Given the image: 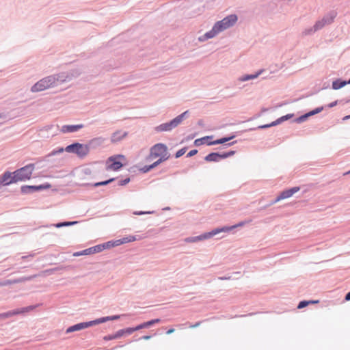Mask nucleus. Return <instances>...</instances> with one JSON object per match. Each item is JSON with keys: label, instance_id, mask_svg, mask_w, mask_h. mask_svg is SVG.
<instances>
[{"label": "nucleus", "instance_id": "1", "mask_svg": "<svg viewBox=\"0 0 350 350\" xmlns=\"http://www.w3.org/2000/svg\"><path fill=\"white\" fill-rule=\"evenodd\" d=\"M35 169L34 163H29L24 167L16 170L14 172V180L16 182L29 180Z\"/></svg>", "mask_w": 350, "mask_h": 350}, {"label": "nucleus", "instance_id": "2", "mask_svg": "<svg viewBox=\"0 0 350 350\" xmlns=\"http://www.w3.org/2000/svg\"><path fill=\"white\" fill-rule=\"evenodd\" d=\"M243 225H244V222H240L239 224H238L237 225H233L230 227H224L221 228H217V229L213 230L211 232L205 233L200 236L187 238L185 239V241L186 242H196L198 241H202V240L210 238L211 237L221 232H227V231L231 230L237 227L242 226Z\"/></svg>", "mask_w": 350, "mask_h": 350}, {"label": "nucleus", "instance_id": "3", "mask_svg": "<svg viewBox=\"0 0 350 350\" xmlns=\"http://www.w3.org/2000/svg\"><path fill=\"white\" fill-rule=\"evenodd\" d=\"M67 152L76 154L79 157L83 158L89 153V145L74 142L65 148Z\"/></svg>", "mask_w": 350, "mask_h": 350}, {"label": "nucleus", "instance_id": "4", "mask_svg": "<svg viewBox=\"0 0 350 350\" xmlns=\"http://www.w3.org/2000/svg\"><path fill=\"white\" fill-rule=\"evenodd\" d=\"M54 77L51 75L44 77L37 83H36L31 88V91L32 92H38L43 91L47 88L55 86Z\"/></svg>", "mask_w": 350, "mask_h": 350}, {"label": "nucleus", "instance_id": "5", "mask_svg": "<svg viewBox=\"0 0 350 350\" xmlns=\"http://www.w3.org/2000/svg\"><path fill=\"white\" fill-rule=\"evenodd\" d=\"M337 12L334 10L328 12L323 16L322 19L319 20L315 23L314 30H320L323 29L325 26L332 24L334 22L336 17L337 16Z\"/></svg>", "mask_w": 350, "mask_h": 350}, {"label": "nucleus", "instance_id": "6", "mask_svg": "<svg viewBox=\"0 0 350 350\" xmlns=\"http://www.w3.org/2000/svg\"><path fill=\"white\" fill-rule=\"evenodd\" d=\"M79 75L77 70H70L69 72H62L57 75H51L54 77L55 86L62 84L66 81H70L72 78L77 77Z\"/></svg>", "mask_w": 350, "mask_h": 350}, {"label": "nucleus", "instance_id": "7", "mask_svg": "<svg viewBox=\"0 0 350 350\" xmlns=\"http://www.w3.org/2000/svg\"><path fill=\"white\" fill-rule=\"evenodd\" d=\"M122 161H126L125 156L122 154L111 156L109 157L107 161V163H109L107 168L113 171H118L124 165V164L122 163Z\"/></svg>", "mask_w": 350, "mask_h": 350}, {"label": "nucleus", "instance_id": "8", "mask_svg": "<svg viewBox=\"0 0 350 350\" xmlns=\"http://www.w3.org/2000/svg\"><path fill=\"white\" fill-rule=\"evenodd\" d=\"M170 154L167 151V146L163 143H158L150 148V157L157 158L164 154Z\"/></svg>", "mask_w": 350, "mask_h": 350}, {"label": "nucleus", "instance_id": "9", "mask_svg": "<svg viewBox=\"0 0 350 350\" xmlns=\"http://www.w3.org/2000/svg\"><path fill=\"white\" fill-rule=\"evenodd\" d=\"M51 187V184L46 183L39 185H23L21 187V191L23 194L33 193L34 192L42 191Z\"/></svg>", "mask_w": 350, "mask_h": 350}, {"label": "nucleus", "instance_id": "10", "mask_svg": "<svg viewBox=\"0 0 350 350\" xmlns=\"http://www.w3.org/2000/svg\"><path fill=\"white\" fill-rule=\"evenodd\" d=\"M299 190L300 187H294L285 189L280 193V194L271 202V204L276 203L281 200L288 198Z\"/></svg>", "mask_w": 350, "mask_h": 350}, {"label": "nucleus", "instance_id": "11", "mask_svg": "<svg viewBox=\"0 0 350 350\" xmlns=\"http://www.w3.org/2000/svg\"><path fill=\"white\" fill-rule=\"evenodd\" d=\"M35 308V306H31L25 308H23L21 309H16L12 311H8L7 312H4L2 314H0V319H6L11 317L14 315L23 314L25 312H28L31 310H33Z\"/></svg>", "mask_w": 350, "mask_h": 350}, {"label": "nucleus", "instance_id": "12", "mask_svg": "<svg viewBox=\"0 0 350 350\" xmlns=\"http://www.w3.org/2000/svg\"><path fill=\"white\" fill-rule=\"evenodd\" d=\"M14 172L10 171L4 172L0 175V187L1 186H8L12 183H16V180H14Z\"/></svg>", "mask_w": 350, "mask_h": 350}, {"label": "nucleus", "instance_id": "13", "mask_svg": "<svg viewBox=\"0 0 350 350\" xmlns=\"http://www.w3.org/2000/svg\"><path fill=\"white\" fill-rule=\"evenodd\" d=\"M96 325V320L91 321L89 322L80 323L76 324L75 325H72L71 327H69L66 330V333L79 331V330L85 329L90 326H93V325Z\"/></svg>", "mask_w": 350, "mask_h": 350}, {"label": "nucleus", "instance_id": "14", "mask_svg": "<svg viewBox=\"0 0 350 350\" xmlns=\"http://www.w3.org/2000/svg\"><path fill=\"white\" fill-rule=\"evenodd\" d=\"M84 127L83 124L73 125H63L61 128V132L63 133H75Z\"/></svg>", "mask_w": 350, "mask_h": 350}, {"label": "nucleus", "instance_id": "15", "mask_svg": "<svg viewBox=\"0 0 350 350\" xmlns=\"http://www.w3.org/2000/svg\"><path fill=\"white\" fill-rule=\"evenodd\" d=\"M174 129V127L173 126V124L170 120L168 122L163 123L155 126L154 130L156 133H161L171 131Z\"/></svg>", "mask_w": 350, "mask_h": 350}, {"label": "nucleus", "instance_id": "16", "mask_svg": "<svg viewBox=\"0 0 350 350\" xmlns=\"http://www.w3.org/2000/svg\"><path fill=\"white\" fill-rule=\"evenodd\" d=\"M238 20V17L236 14H230L224 18L222 20V23L226 29L232 27Z\"/></svg>", "mask_w": 350, "mask_h": 350}, {"label": "nucleus", "instance_id": "17", "mask_svg": "<svg viewBox=\"0 0 350 350\" xmlns=\"http://www.w3.org/2000/svg\"><path fill=\"white\" fill-rule=\"evenodd\" d=\"M226 142H228V138L227 137H223L221 138L217 139L214 141H211L207 143V146H213V145H218V144H224L226 147H229L234 144L237 143V141H233L232 142H229L228 144H226Z\"/></svg>", "mask_w": 350, "mask_h": 350}, {"label": "nucleus", "instance_id": "18", "mask_svg": "<svg viewBox=\"0 0 350 350\" xmlns=\"http://www.w3.org/2000/svg\"><path fill=\"white\" fill-rule=\"evenodd\" d=\"M126 335H128L127 334L126 328L120 329V330L117 331L113 334H110V335L105 336L103 337V340H105V341L111 340H115V339L120 338H121V337H122L124 336H126Z\"/></svg>", "mask_w": 350, "mask_h": 350}, {"label": "nucleus", "instance_id": "19", "mask_svg": "<svg viewBox=\"0 0 350 350\" xmlns=\"http://www.w3.org/2000/svg\"><path fill=\"white\" fill-rule=\"evenodd\" d=\"M189 116V110H187L182 113L181 114L178 115L174 119L171 120L172 124H173V126L174 128L177 127L183 121V120L187 118Z\"/></svg>", "mask_w": 350, "mask_h": 350}, {"label": "nucleus", "instance_id": "20", "mask_svg": "<svg viewBox=\"0 0 350 350\" xmlns=\"http://www.w3.org/2000/svg\"><path fill=\"white\" fill-rule=\"evenodd\" d=\"M127 135L126 132H122V131H117L114 132L111 137V142L113 144L117 143L121 141Z\"/></svg>", "mask_w": 350, "mask_h": 350}, {"label": "nucleus", "instance_id": "21", "mask_svg": "<svg viewBox=\"0 0 350 350\" xmlns=\"http://www.w3.org/2000/svg\"><path fill=\"white\" fill-rule=\"evenodd\" d=\"M105 139L102 137H95L90 140L89 143L86 145H89V150L90 148H95L97 146H100L105 142Z\"/></svg>", "mask_w": 350, "mask_h": 350}, {"label": "nucleus", "instance_id": "22", "mask_svg": "<svg viewBox=\"0 0 350 350\" xmlns=\"http://www.w3.org/2000/svg\"><path fill=\"white\" fill-rule=\"evenodd\" d=\"M347 84H349L348 80L347 81L342 79H337L332 82V88L333 90H337L345 87Z\"/></svg>", "mask_w": 350, "mask_h": 350}, {"label": "nucleus", "instance_id": "23", "mask_svg": "<svg viewBox=\"0 0 350 350\" xmlns=\"http://www.w3.org/2000/svg\"><path fill=\"white\" fill-rule=\"evenodd\" d=\"M116 179H117V178H111L108 180L100 181V182H97L95 183H84L83 185L84 186H93L94 187H98L100 186H105V185H107L111 183L112 182L115 181Z\"/></svg>", "mask_w": 350, "mask_h": 350}, {"label": "nucleus", "instance_id": "24", "mask_svg": "<svg viewBox=\"0 0 350 350\" xmlns=\"http://www.w3.org/2000/svg\"><path fill=\"white\" fill-rule=\"evenodd\" d=\"M217 34V33L213 27L210 31L206 32L203 36H200L199 38V40L200 42H204L208 39L214 38Z\"/></svg>", "mask_w": 350, "mask_h": 350}, {"label": "nucleus", "instance_id": "25", "mask_svg": "<svg viewBox=\"0 0 350 350\" xmlns=\"http://www.w3.org/2000/svg\"><path fill=\"white\" fill-rule=\"evenodd\" d=\"M204 161L206 162H218L219 161V152H212L208 154L204 157Z\"/></svg>", "mask_w": 350, "mask_h": 350}, {"label": "nucleus", "instance_id": "26", "mask_svg": "<svg viewBox=\"0 0 350 350\" xmlns=\"http://www.w3.org/2000/svg\"><path fill=\"white\" fill-rule=\"evenodd\" d=\"M263 72L262 70H260L258 72H256L254 74L252 75H245L239 78V80L241 81H246L250 79H256L262 72Z\"/></svg>", "mask_w": 350, "mask_h": 350}, {"label": "nucleus", "instance_id": "27", "mask_svg": "<svg viewBox=\"0 0 350 350\" xmlns=\"http://www.w3.org/2000/svg\"><path fill=\"white\" fill-rule=\"evenodd\" d=\"M212 138H213V136L211 135V136H205V137H203L201 138L196 139L193 143L194 146H199L202 144L207 145V143L210 142L209 139H211Z\"/></svg>", "mask_w": 350, "mask_h": 350}, {"label": "nucleus", "instance_id": "28", "mask_svg": "<svg viewBox=\"0 0 350 350\" xmlns=\"http://www.w3.org/2000/svg\"><path fill=\"white\" fill-rule=\"evenodd\" d=\"M120 315H114V316H111V317L99 318L98 319H96V325L107 322L108 321L117 320V319H120Z\"/></svg>", "mask_w": 350, "mask_h": 350}, {"label": "nucleus", "instance_id": "29", "mask_svg": "<svg viewBox=\"0 0 350 350\" xmlns=\"http://www.w3.org/2000/svg\"><path fill=\"white\" fill-rule=\"evenodd\" d=\"M213 28L215 29V30L216 31L217 34L219 32L226 29V27L224 26V25L221 21H219L216 22L213 25Z\"/></svg>", "mask_w": 350, "mask_h": 350}, {"label": "nucleus", "instance_id": "30", "mask_svg": "<svg viewBox=\"0 0 350 350\" xmlns=\"http://www.w3.org/2000/svg\"><path fill=\"white\" fill-rule=\"evenodd\" d=\"M144 328H146L144 323H143L142 324H139V325H138L137 326H136L135 327H128V328H126L127 334L131 335L134 332L139 330L141 329H144Z\"/></svg>", "mask_w": 350, "mask_h": 350}, {"label": "nucleus", "instance_id": "31", "mask_svg": "<svg viewBox=\"0 0 350 350\" xmlns=\"http://www.w3.org/2000/svg\"><path fill=\"white\" fill-rule=\"evenodd\" d=\"M293 116L294 115L293 113H288L278 118L276 120H275L276 125H278L282 123L283 122L291 119L292 117H293Z\"/></svg>", "mask_w": 350, "mask_h": 350}, {"label": "nucleus", "instance_id": "32", "mask_svg": "<svg viewBox=\"0 0 350 350\" xmlns=\"http://www.w3.org/2000/svg\"><path fill=\"white\" fill-rule=\"evenodd\" d=\"M159 157V159L153 163L155 167H157L159 165H160L161 163L169 159L170 157V154H165L162 155L161 157Z\"/></svg>", "mask_w": 350, "mask_h": 350}, {"label": "nucleus", "instance_id": "33", "mask_svg": "<svg viewBox=\"0 0 350 350\" xmlns=\"http://www.w3.org/2000/svg\"><path fill=\"white\" fill-rule=\"evenodd\" d=\"M310 116L308 112L299 116L298 118H295L293 122L296 123H301L305 122Z\"/></svg>", "mask_w": 350, "mask_h": 350}, {"label": "nucleus", "instance_id": "34", "mask_svg": "<svg viewBox=\"0 0 350 350\" xmlns=\"http://www.w3.org/2000/svg\"><path fill=\"white\" fill-rule=\"evenodd\" d=\"M65 150V148H58L57 149H54L49 154H47L46 157H45V159H46L47 158L51 157V156H54V155H56L57 154H60V153H62L64 152Z\"/></svg>", "mask_w": 350, "mask_h": 350}, {"label": "nucleus", "instance_id": "35", "mask_svg": "<svg viewBox=\"0 0 350 350\" xmlns=\"http://www.w3.org/2000/svg\"><path fill=\"white\" fill-rule=\"evenodd\" d=\"M275 126H276L275 122L273 121L272 122H271L269 124L260 125L256 128L250 129V130L254 131V130H256V129H268V128Z\"/></svg>", "mask_w": 350, "mask_h": 350}, {"label": "nucleus", "instance_id": "36", "mask_svg": "<svg viewBox=\"0 0 350 350\" xmlns=\"http://www.w3.org/2000/svg\"><path fill=\"white\" fill-rule=\"evenodd\" d=\"M319 303V301L318 300H316V301H300L297 308L299 309H301V308H303L306 306H307L308 304H317Z\"/></svg>", "mask_w": 350, "mask_h": 350}, {"label": "nucleus", "instance_id": "37", "mask_svg": "<svg viewBox=\"0 0 350 350\" xmlns=\"http://www.w3.org/2000/svg\"><path fill=\"white\" fill-rule=\"evenodd\" d=\"M155 167L153 163L148 165H144L143 167L139 169V171L142 173H147L151 170L154 169Z\"/></svg>", "mask_w": 350, "mask_h": 350}, {"label": "nucleus", "instance_id": "38", "mask_svg": "<svg viewBox=\"0 0 350 350\" xmlns=\"http://www.w3.org/2000/svg\"><path fill=\"white\" fill-rule=\"evenodd\" d=\"M92 253H94V252L92 251V247H90V248L84 250L83 251H82L81 252H76V253L74 254V256H81V255H88V254H92Z\"/></svg>", "mask_w": 350, "mask_h": 350}, {"label": "nucleus", "instance_id": "39", "mask_svg": "<svg viewBox=\"0 0 350 350\" xmlns=\"http://www.w3.org/2000/svg\"><path fill=\"white\" fill-rule=\"evenodd\" d=\"M323 109H324L323 106L319 107L314 109L313 110L308 111V113H309L310 116H312L314 115H316V114L321 112Z\"/></svg>", "mask_w": 350, "mask_h": 350}, {"label": "nucleus", "instance_id": "40", "mask_svg": "<svg viewBox=\"0 0 350 350\" xmlns=\"http://www.w3.org/2000/svg\"><path fill=\"white\" fill-rule=\"evenodd\" d=\"M120 239H121V241H122V244H124V243L135 241L136 240V238L134 236H128V237H124Z\"/></svg>", "mask_w": 350, "mask_h": 350}, {"label": "nucleus", "instance_id": "41", "mask_svg": "<svg viewBox=\"0 0 350 350\" xmlns=\"http://www.w3.org/2000/svg\"><path fill=\"white\" fill-rule=\"evenodd\" d=\"M187 150V147H184V148L180 149L179 150H178L174 154L175 158L178 159V158L182 157L186 152Z\"/></svg>", "mask_w": 350, "mask_h": 350}, {"label": "nucleus", "instance_id": "42", "mask_svg": "<svg viewBox=\"0 0 350 350\" xmlns=\"http://www.w3.org/2000/svg\"><path fill=\"white\" fill-rule=\"evenodd\" d=\"M160 322V319H152V320H150V321H148L147 322H144L145 323V327L146 328L155 324V323H158Z\"/></svg>", "mask_w": 350, "mask_h": 350}, {"label": "nucleus", "instance_id": "43", "mask_svg": "<svg viewBox=\"0 0 350 350\" xmlns=\"http://www.w3.org/2000/svg\"><path fill=\"white\" fill-rule=\"evenodd\" d=\"M92 251L94 253L100 252L105 250L104 246L103 244L96 245L94 247H92Z\"/></svg>", "mask_w": 350, "mask_h": 350}, {"label": "nucleus", "instance_id": "44", "mask_svg": "<svg viewBox=\"0 0 350 350\" xmlns=\"http://www.w3.org/2000/svg\"><path fill=\"white\" fill-rule=\"evenodd\" d=\"M131 181V178L129 177H127L124 179L120 180L118 181V185L120 186H124L128 184Z\"/></svg>", "mask_w": 350, "mask_h": 350}, {"label": "nucleus", "instance_id": "45", "mask_svg": "<svg viewBox=\"0 0 350 350\" xmlns=\"http://www.w3.org/2000/svg\"><path fill=\"white\" fill-rule=\"evenodd\" d=\"M76 223H77V221L59 223L55 225V227L59 228V227H62V226H67L73 225Z\"/></svg>", "mask_w": 350, "mask_h": 350}, {"label": "nucleus", "instance_id": "46", "mask_svg": "<svg viewBox=\"0 0 350 350\" xmlns=\"http://www.w3.org/2000/svg\"><path fill=\"white\" fill-rule=\"evenodd\" d=\"M314 29H315V24L314 25V26L312 27L305 29L304 33L306 35H310V34H312L318 31V30H314Z\"/></svg>", "mask_w": 350, "mask_h": 350}, {"label": "nucleus", "instance_id": "47", "mask_svg": "<svg viewBox=\"0 0 350 350\" xmlns=\"http://www.w3.org/2000/svg\"><path fill=\"white\" fill-rule=\"evenodd\" d=\"M154 211H135L133 213L135 215H142L144 214H153Z\"/></svg>", "mask_w": 350, "mask_h": 350}, {"label": "nucleus", "instance_id": "48", "mask_svg": "<svg viewBox=\"0 0 350 350\" xmlns=\"http://www.w3.org/2000/svg\"><path fill=\"white\" fill-rule=\"evenodd\" d=\"M103 245L104 246L105 250V249H109L111 247H114L112 241L106 242V243H103Z\"/></svg>", "mask_w": 350, "mask_h": 350}, {"label": "nucleus", "instance_id": "49", "mask_svg": "<svg viewBox=\"0 0 350 350\" xmlns=\"http://www.w3.org/2000/svg\"><path fill=\"white\" fill-rule=\"evenodd\" d=\"M198 150H197V149H193V150H190V151L187 153V156H186V157H193V156L196 155V154L198 153Z\"/></svg>", "mask_w": 350, "mask_h": 350}, {"label": "nucleus", "instance_id": "50", "mask_svg": "<svg viewBox=\"0 0 350 350\" xmlns=\"http://www.w3.org/2000/svg\"><path fill=\"white\" fill-rule=\"evenodd\" d=\"M227 158V154L226 152H219V161L221 159H224Z\"/></svg>", "mask_w": 350, "mask_h": 350}, {"label": "nucleus", "instance_id": "51", "mask_svg": "<svg viewBox=\"0 0 350 350\" xmlns=\"http://www.w3.org/2000/svg\"><path fill=\"white\" fill-rule=\"evenodd\" d=\"M112 241L114 247L119 246L122 244V241H121V239H118Z\"/></svg>", "mask_w": 350, "mask_h": 350}, {"label": "nucleus", "instance_id": "52", "mask_svg": "<svg viewBox=\"0 0 350 350\" xmlns=\"http://www.w3.org/2000/svg\"><path fill=\"white\" fill-rule=\"evenodd\" d=\"M338 100H335L327 105L328 108H332L337 105Z\"/></svg>", "mask_w": 350, "mask_h": 350}, {"label": "nucleus", "instance_id": "53", "mask_svg": "<svg viewBox=\"0 0 350 350\" xmlns=\"http://www.w3.org/2000/svg\"><path fill=\"white\" fill-rule=\"evenodd\" d=\"M235 152H236L234 150H230V151L226 152V153L227 154V158L234 155L235 154Z\"/></svg>", "mask_w": 350, "mask_h": 350}, {"label": "nucleus", "instance_id": "54", "mask_svg": "<svg viewBox=\"0 0 350 350\" xmlns=\"http://www.w3.org/2000/svg\"><path fill=\"white\" fill-rule=\"evenodd\" d=\"M236 136H237L236 133H232L230 135L226 136V137H227V138H228V142H230V140H232L234 138H235Z\"/></svg>", "mask_w": 350, "mask_h": 350}, {"label": "nucleus", "instance_id": "55", "mask_svg": "<svg viewBox=\"0 0 350 350\" xmlns=\"http://www.w3.org/2000/svg\"><path fill=\"white\" fill-rule=\"evenodd\" d=\"M200 324H201V322L199 321V322H197L196 323H195L193 325H190L189 327L190 328H196V327L200 326Z\"/></svg>", "mask_w": 350, "mask_h": 350}, {"label": "nucleus", "instance_id": "56", "mask_svg": "<svg viewBox=\"0 0 350 350\" xmlns=\"http://www.w3.org/2000/svg\"><path fill=\"white\" fill-rule=\"evenodd\" d=\"M198 124L199 126H203V125H204V121H203V120H202V119L199 120L198 121Z\"/></svg>", "mask_w": 350, "mask_h": 350}, {"label": "nucleus", "instance_id": "57", "mask_svg": "<svg viewBox=\"0 0 350 350\" xmlns=\"http://www.w3.org/2000/svg\"><path fill=\"white\" fill-rule=\"evenodd\" d=\"M345 300H347V301H349L350 300V291L346 295Z\"/></svg>", "mask_w": 350, "mask_h": 350}, {"label": "nucleus", "instance_id": "58", "mask_svg": "<svg viewBox=\"0 0 350 350\" xmlns=\"http://www.w3.org/2000/svg\"><path fill=\"white\" fill-rule=\"evenodd\" d=\"M174 331H175V330H174V329H173V328H172V329H168V330L167 331L166 334H172Z\"/></svg>", "mask_w": 350, "mask_h": 350}, {"label": "nucleus", "instance_id": "59", "mask_svg": "<svg viewBox=\"0 0 350 350\" xmlns=\"http://www.w3.org/2000/svg\"><path fill=\"white\" fill-rule=\"evenodd\" d=\"M349 119H350V115L345 116V117L342 118L343 121H345V120H347Z\"/></svg>", "mask_w": 350, "mask_h": 350}, {"label": "nucleus", "instance_id": "60", "mask_svg": "<svg viewBox=\"0 0 350 350\" xmlns=\"http://www.w3.org/2000/svg\"><path fill=\"white\" fill-rule=\"evenodd\" d=\"M196 136V134H192V135H190L187 137V139H191L193 138H194Z\"/></svg>", "mask_w": 350, "mask_h": 350}, {"label": "nucleus", "instance_id": "61", "mask_svg": "<svg viewBox=\"0 0 350 350\" xmlns=\"http://www.w3.org/2000/svg\"><path fill=\"white\" fill-rule=\"evenodd\" d=\"M150 338H151L150 336H144L142 337V339H144V340H149Z\"/></svg>", "mask_w": 350, "mask_h": 350}, {"label": "nucleus", "instance_id": "62", "mask_svg": "<svg viewBox=\"0 0 350 350\" xmlns=\"http://www.w3.org/2000/svg\"><path fill=\"white\" fill-rule=\"evenodd\" d=\"M345 103H350V98H349V99H348V100H345Z\"/></svg>", "mask_w": 350, "mask_h": 350}, {"label": "nucleus", "instance_id": "63", "mask_svg": "<svg viewBox=\"0 0 350 350\" xmlns=\"http://www.w3.org/2000/svg\"><path fill=\"white\" fill-rule=\"evenodd\" d=\"M170 209V207H166L165 208H163V210H169Z\"/></svg>", "mask_w": 350, "mask_h": 350}, {"label": "nucleus", "instance_id": "64", "mask_svg": "<svg viewBox=\"0 0 350 350\" xmlns=\"http://www.w3.org/2000/svg\"><path fill=\"white\" fill-rule=\"evenodd\" d=\"M350 174V170H349V172H347L345 173V174Z\"/></svg>", "mask_w": 350, "mask_h": 350}]
</instances>
